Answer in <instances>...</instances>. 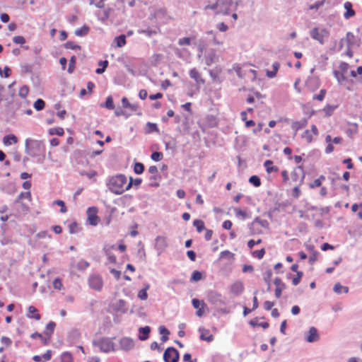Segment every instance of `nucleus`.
<instances>
[{"instance_id":"1","label":"nucleus","mask_w":362,"mask_h":362,"mask_svg":"<svg viewBox=\"0 0 362 362\" xmlns=\"http://www.w3.org/2000/svg\"><path fill=\"white\" fill-rule=\"evenodd\" d=\"M132 186V182H128L127 178L122 174H117L110 177L107 182L109 190L115 194H121L128 190Z\"/></svg>"},{"instance_id":"2","label":"nucleus","mask_w":362,"mask_h":362,"mask_svg":"<svg viewBox=\"0 0 362 362\" xmlns=\"http://www.w3.org/2000/svg\"><path fill=\"white\" fill-rule=\"evenodd\" d=\"M25 153L31 157L44 156L45 146L42 141L33 139L25 140Z\"/></svg>"},{"instance_id":"3","label":"nucleus","mask_w":362,"mask_h":362,"mask_svg":"<svg viewBox=\"0 0 362 362\" xmlns=\"http://www.w3.org/2000/svg\"><path fill=\"white\" fill-rule=\"evenodd\" d=\"M93 345L98 347L100 351L104 353L115 351V344L110 338L101 337L95 339L93 341Z\"/></svg>"},{"instance_id":"4","label":"nucleus","mask_w":362,"mask_h":362,"mask_svg":"<svg viewBox=\"0 0 362 362\" xmlns=\"http://www.w3.org/2000/svg\"><path fill=\"white\" fill-rule=\"evenodd\" d=\"M344 45L346 47L356 48L360 45V40L352 33L348 32L346 37L342 38L340 41L339 49H341Z\"/></svg>"},{"instance_id":"5","label":"nucleus","mask_w":362,"mask_h":362,"mask_svg":"<svg viewBox=\"0 0 362 362\" xmlns=\"http://www.w3.org/2000/svg\"><path fill=\"white\" fill-rule=\"evenodd\" d=\"M329 35V32L325 28H315L310 31L311 37L318 41L322 45L324 44Z\"/></svg>"},{"instance_id":"6","label":"nucleus","mask_w":362,"mask_h":362,"mask_svg":"<svg viewBox=\"0 0 362 362\" xmlns=\"http://www.w3.org/2000/svg\"><path fill=\"white\" fill-rule=\"evenodd\" d=\"M319 132L315 125H312L310 129H306L303 132L301 135L303 139H304L308 144L312 143L315 140V137L318 136Z\"/></svg>"},{"instance_id":"7","label":"nucleus","mask_w":362,"mask_h":362,"mask_svg":"<svg viewBox=\"0 0 362 362\" xmlns=\"http://www.w3.org/2000/svg\"><path fill=\"white\" fill-rule=\"evenodd\" d=\"M90 287L95 291H100L103 286L102 277L98 274H92L88 278Z\"/></svg>"},{"instance_id":"8","label":"nucleus","mask_w":362,"mask_h":362,"mask_svg":"<svg viewBox=\"0 0 362 362\" xmlns=\"http://www.w3.org/2000/svg\"><path fill=\"white\" fill-rule=\"evenodd\" d=\"M207 298L209 303L216 306L223 305L226 304L220 293L216 291H211L208 293Z\"/></svg>"},{"instance_id":"9","label":"nucleus","mask_w":362,"mask_h":362,"mask_svg":"<svg viewBox=\"0 0 362 362\" xmlns=\"http://www.w3.org/2000/svg\"><path fill=\"white\" fill-rule=\"evenodd\" d=\"M163 359L165 362H177L179 353L175 348H168L164 352Z\"/></svg>"},{"instance_id":"10","label":"nucleus","mask_w":362,"mask_h":362,"mask_svg":"<svg viewBox=\"0 0 362 362\" xmlns=\"http://www.w3.org/2000/svg\"><path fill=\"white\" fill-rule=\"evenodd\" d=\"M167 238L165 236L159 235L155 240V249L158 252V255L162 254L168 247Z\"/></svg>"},{"instance_id":"11","label":"nucleus","mask_w":362,"mask_h":362,"mask_svg":"<svg viewBox=\"0 0 362 362\" xmlns=\"http://www.w3.org/2000/svg\"><path fill=\"white\" fill-rule=\"evenodd\" d=\"M218 4V10L216 13H222L224 15L229 14L230 8L233 6L231 0H217Z\"/></svg>"},{"instance_id":"12","label":"nucleus","mask_w":362,"mask_h":362,"mask_svg":"<svg viewBox=\"0 0 362 362\" xmlns=\"http://www.w3.org/2000/svg\"><path fill=\"white\" fill-rule=\"evenodd\" d=\"M98 209L96 207H90L87 210L88 221L92 226H97L100 218L97 216Z\"/></svg>"},{"instance_id":"13","label":"nucleus","mask_w":362,"mask_h":362,"mask_svg":"<svg viewBox=\"0 0 362 362\" xmlns=\"http://www.w3.org/2000/svg\"><path fill=\"white\" fill-rule=\"evenodd\" d=\"M218 60V56L214 49H210L205 55V62L208 66L211 65L214 63L217 62Z\"/></svg>"},{"instance_id":"14","label":"nucleus","mask_w":362,"mask_h":362,"mask_svg":"<svg viewBox=\"0 0 362 362\" xmlns=\"http://www.w3.org/2000/svg\"><path fill=\"white\" fill-rule=\"evenodd\" d=\"M119 345L121 349L124 351H129L134 346V343L130 338L124 337L120 339Z\"/></svg>"},{"instance_id":"15","label":"nucleus","mask_w":362,"mask_h":362,"mask_svg":"<svg viewBox=\"0 0 362 362\" xmlns=\"http://www.w3.org/2000/svg\"><path fill=\"white\" fill-rule=\"evenodd\" d=\"M189 76L196 81V84L198 88L202 84L204 83V80L202 78L201 74L197 71V69H192L189 71Z\"/></svg>"},{"instance_id":"16","label":"nucleus","mask_w":362,"mask_h":362,"mask_svg":"<svg viewBox=\"0 0 362 362\" xmlns=\"http://www.w3.org/2000/svg\"><path fill=\"white\" fill-rule=\"evenodd\" d=\"M230 290L233 294L240 296L244 291V285L242 281H237L230 286Z\"/></svg>"},{"instance_id":"17","label":"nucleus","mask_w":362,"mask_h":362,"mask_svg":"<svg viewBox=\"0 0 362 362\" xmlns=\"http://www.w3.org/2000/svg\"><path fill=\"white\" fill-rule=\"evenodd\" d=\"M320 86V79L317 77H310L306 81L307 88L311 91H315Z\"/></svg>"},{"instance_id":"18","label":"nucleus","mask_w":362,"mask_h":362,"mask_svg":"<svg viewBox=\"0 0 362 362\" xmlns=\"http://www.w3.org/2000/svg\"><path fill=\"white\" fill-rule=\"evenodd\" d=\"M113 309L121 313H124L127 311V303L124 300H118L112 304Z\"/></svg>"},{"instance_id":"19","label":"nucleus","mask_w":362,"mask_h":362,"mask_svg":"<svg viewBox=\"0 0 362 362\" xmlns=\"http://www.w3.org/2000/svg\"><path fill=\"white\" fill-rule=\"evenodd\" d=\"M233 69L235 71L237 75L240 77V78H243L245 75H246V71L252 74L254 76V78H256V71L253 70V69H249L247 71H244L243 70V68L241 66H240L238 64H236L233 66Z\"/></svg>"},{"instance_id":"20","label":"nucleus","mask_w":362,"mask_h":362,"mask_svg":"<svg viewBox=\"0 0 362 362\" xmlns=\"http://www.w3.org/2000/svg\"><path fill=\"white\" fill-rule=\"evenodd\" d=\"M274 283L276 286L275 296L276 298H280L282 291L285 288V284L279 278H276Z\"/></svg>"},{"instance_id":"21","label":"nucleus","mask_w":362,"mask_h":362,"mask_svg":"<svg viewBox=\"0 0 362 362\" xmlns=\"http://www.w3.org/2000/svg\"><path fill=\"white\" fill-rule=\"evenodd\" d=\"M308 121L306 119H302L300 121L293 122L291 124V128L295 132V134H296L297 132L301 129H303L307 126Z\"/></svg>"},{"instance_id":"22","label":"nucleus","mask_w":362,"mask_h":362,"mask_svg":"<svg viewBox=\"0 0 362 362\" xmlns=\"http://www.w3.org/2000/svg\"><path fill=\"white\" fill-rule=\"evenodd\" d=\"M344 8L346 11L344 13V17L346 19H349L351 17H354L356 14L355 11L352 8V4L349 1H346L344 3Z\"/></svg>"},{"instance_id":"23","label":"nucleus","mask_w":362,"mask_h":362,"mask_svg":"<svg viewBox=\"0 0 362 362\" xmlns=\"http://www.w3.org/2000/svg\"><path fill=\"white\" fill-rule=\"evenodd\" d=\"M27 317L36 320H40L41 318V315L38 313L37 309L33 305L28 307Z\"/></svg>"},{"instance_id":"24","label":"nucleus","mask_w":362,"mask_h":362,"mask_svg":"<svg viewBox=\"0 0 362 362\" xmlns=\"http://www.w3.org/2000/svg\"><path fill=\"white\" fill-rule=\"evenodd\" d=\"M116 247L115 245H112L110 247H105L104 248L106 256L107 257L108 262L110 263H115L116 262V257L112 253V250H115Z\"/></svg>"},{"instance_id":"25","label":"nucleus","mask_w":362,"mask_h":362,"mask_svg":"<svg viewBox=\"0 0 362 362\" xmlns=\"http://www.w3.org/2000/svg\"><path fill=\"white\" fill-rule=\"evenodd\" d=\"M319 339V336L317 334V331L316 328L311 327L308 332V335L306 337V340L308 342H314L317 341Z\"/></svg>"},{"instance_id":"26","label":"nucleus","mask_w":362,"mask_h":362,"mask_svg":"<svg viewBox=\"0 0 362 362\" xmlns=\"http://www.w3.org/2000/svg\"><path fill=\"white\" fill-rule=\"evenodd\" d=\"M199 332L201 333V335H200L201 339L209 341V342L213 341L214 337L212 334H209V331L208 329H206L204 328H200Z\"/></svg>"},{"instance_id":"27","label":"nucleus","mask_w":362,"mask_h":362,"mask_svg":"<svg viewBox=\"0 0 362 362\" xmlns=\"http://www.w3.org/2000/svg\"><path fill=\"white\" fill-rule=\"evenodd\" d=\"M3 141L6 146H9L13 144H16L18 142V138L13 134H9L4 137Z\"/></svg>"},{"instance_id":"28","label":"nucleus","mask_w":362,"mask_h":362,"mask_svg":"<svg viewBox=\"0 0 362 362\" xmlns=\"http://www.w3.org/2000/svg\"><path fill=\"white\" fill-rule=\"evenodd\" d=\"M264 165L266 168L267 172L268 173L277 172L279 170V168L276 166L274 165L273 161L270 160H266L264 162Z\"/></svg>"},{"instance_id":"29","label":"nucleus","mask_w":362,"mask_h":362,"mask_svg":"<svg viewBox=\"0 0 362 362\" xmlns=\"http://www.w3.org/2000/svg\"><path fill=\"white\" fill-rule=\"evenodd\" d=\"M122 107L124 108H128L129 110H131L132 111H136L138 108V105H135V104H131L128 99L125 97H124L122 99Z\"/></svg>"},{"instance_id":"30","label":"nucleus","mask_w":362,"mask_h":362,"mask_svg":"<svg viewBox=\"0 0 362 362\" xmlns=\"http://www.w3.org/2000/svg\"><path fill=\"white\" fill-rule=\"evenodd\" d=\"M52 358V351L50 350H48L45 354H44L42 356H34L33 359L36 362H40L42 359L45 361H49Z\"/></svg>"},{"instance_id":"31","label":"nucleus","mask_w":362,"mask_h":362,"mask_svg":"<svg viewBox=\"0 0 362 362\" xmlns=\"http://www.w3.org/2000/svg\"><path fill=\"white\" fill-rule=\"evenodd\" d=\"M280 64L279 62H274L272 64V71H267V76L269 78H274L276 76L277 71H279Z\"/></svg>"},{"instance_id":"32","label":"nucleus","mask_w":362,"mask_h":362,"mask_svg":"<svg viewBox=\"0 0 362 362\" xmlns=\"http://www.w3.org/2000/svg\"><path fill=\"white\" fill-rule=\"evenodd\" d=\"M150 332L149 327H141L139 329V339L141 340H146L148 337V334Z\"/></svg>"},{"instance_id":"33","label":"nucleus","mask_w":362,"mask_h":362,"mask_svg":"<svg viewBox=\"0 0 362 362\" xmlns=\"http://www.w3.org/2000/svg\"><path fill=\"white\" fill-rule=\"evenodd\" d=\"M69 231L71 234L77 233L81 230V228L76 221L70 223L68 226Z\"/></svg>"},{"instance_id":"34","label":"nucleus","mask_w":362,"mask_h":362,"mask_svg":"<svg viewBox=\"0 0 362 362\" xmlns=\"http://www.w3.org/2000/svg\"><path fill=\"white\" fill-rule=\"evenodd\" d=\"M334 291L335 293L340 294L341 293H348L349 288L347 286H344L340 284H336L334 286Z\"/></svg>"},{"instance_id":"35","label":"nucleus","mask_w":362,"mask_h":362,"mask_svg":"<svg viewBox=\"0 0 362 362\" xmlns=\"http://www.w3.org/2000/svg\"><path fill=\"white\" fill-rule=\"evenodd\" d=\"M325 141L326 143L328 144L325 148V152L327 153H330L334 151V146L332 144V137L330 135H327V136L325 137Z\"/></svg>"},{"instance_id":"36","label":"nucleus","mask_w":362,"mask_h":362,"mask_svg":"<svg viewBox=\"0 0 362 362\" xmlns=\"http://www.w3.org/2000/svg\"><path fill=\"white\" fill-rule=\"evenodd\" d=\"M98 65L100 66H101V68H98L96 69L95 72L98 74H103L106 68L108 66V62L107 60H105V61H100L98 62Z\"/></svg>"},{"instance_id":"37","label":"nucleus","mask_w":362,"mask_h":362,"mask_svg":"<svg viewBox=\"0 0 362 362\" xmlns=\"http://www.w3.org/2000/svg\"><path fill=\"white\" fill-rule=\"evenodd\" d=\"M101 107H106L108 110H113V109H115V105H114L112 97L110 96V95L108 96L106 98V101H105V105H101Z\"/></svg>"},{"instance_id":"38","label":"nucleus","mask_w":362,"mask_h":362,"mask_svg":"<svg viewBox=\"0 0 362 362\" xmlns=\"http://www.w3.org/2000/svg\"><path fill=\"white\" fill-rule=\"evenodd\" d=\"M55 327V322H49L46 327V331L45 332V334L50 336L53 333Z\"/></svg>"},{"instance_id":"39","label":"nucleus","mask_w":362,"mask_h":362,"mask_svg":"<svg viewBox=\"0 0 362 362\" xmlns=\"http://www.w3.org/2000/svg\"><path fill=\"white\" fill-rule=\"evenodd\" d=\"M75 267L78 270L82 271V270H85L86 268H88L89 267V263L85 260L81 259L76 263Z\"/></svg>"},{"instance_id":"40","label":"nucleus","mask_w":362,"mask_h":362,"mask_svg":"<svg viewBox=\"0 0 362 362\" xmlns=\"http://www.w3.org/2000/svg\"><path fill=\"white\" fill-rule=\"evenodd\" d=\"M193 225L197 228L198 232H201L204 229V223L202 220H194Z\"/></svg>"},{"instance_id":"41","label":"nucleus","mask_w":362,"mask_h":362,"mask_svg":"<svg viewBox=\"0 0 362 362\" xmlns=\"http://www.w3.org/2000/svg\"><path fill=\"white\" fill-rule=\"evenodd\" d=\"M334 76L336 77L339 83L341 84L343 81L346 80V77L344 76V73H341L339 71H334Z\"/></svg>"},{"instance_id":"42","label":"nucleus","mask_w":362,"mask_h":362,"mask_svg":"<svg viewBox=\"0 0 362 362\" xmlns=\"http://www.w3.org/2000/svg\"><path fill=\"white\" fill-rule=\"evenodd\" d=\"M160 175L158 174H157V176H155V177H153V175H151L150 177H149V180H150V185L151 187H157L159 186V183L158 182V180H159L160 179Z\"/></svg>"},{"instance_id":"43","label":"nucleus","mask_w":362,"mask_h":362,"mask_svg":"<svg viewBox=\"0 0 362 362\" xmlns=\"http://www.w3.org/2000/svg\"><path fill=\"white\" fill-rule=\"evenodd\" d=\"M249 182L255 187H259L261 185V181L258 176L252 175L250 177Z\"/></svg>"},{"instance_id":"44","label":"nucleus","mask_w":362,"mask_h":362,"mask_svg":"<svg viewBox=\"0 0 362 362\" xmlns=\"http://www.w3.org/2000/svg\"><path fill=\"white\" fill-rule=\"evenodd\" d=\"M49 132V134L51 135L56 134V135H58V136H62L64 134V129L62 128V127L50 129Z\"/></svg>"},{"instance_id":"45","label":"nucleus","mask_w":362,"mask_h":362,"mask_svg":"<svg viewBox=\"0 0 362 362\" xmlns=\"http://www.w3.org/2000/svg\"><path fill=\"white\" fill-rule=\"evenodd\" d=\"M115 41L117 47H122L126 44V37L124 35H121L115 38Z\"/></svg>"},{"instance_id":"46","label":"nucleus","mask_w":362,"mask_h":362,"mask_svg":"<svg viewBox=\"0 0 362 362\" xmlns=\"http://www.w3.org/2000/svg\"><path fill=\"white\" fill-rule=\"evenodd\" d=\"M325 177L321 175L319 178L314 180L313 183L310 185V188L319 187L322 185V181L325 180Z\"/></svg>"},{"instance_id":"47","label":"nucleus","mask_w":362,"mask_h":362,"mask_svg":"<svg viewBox=\"0 0 362 362\" xmlns=\"http://www.w3.org/2000/svg\"><path fill=\"white\" fill-rule=\"evenodd\" d=\"M61 359L62 362H73L72 355L69 352L63 353Z\"/></svg>"},{"instance_id":"48","label":"nucleus","mask_w":362,"mask_h":362,"mask_svg":"<svg viewBox=\"0 0 362 362\" xmlns=\"http://www.w3.org/2000/svg\"><path fill=\"white\" fill-rule=\"evenodd\" d=\"M45 103L42 99H37L34 103V107L37 110H42L45 107Z\"/></svg>"},{"instance_id":"49","label":"nucleus","mask_w":362,"mask_h":362,"mask_svg":"<svg viewBox=\"0 0 362 362\" xmlns=\"http://www.w3.org/2000/svg\"><path fill=\"white\" fill-rule=\"evenodd\" d=\"M134 170L136 174H141L144 170V165L141 163H136Z\"/></svg>"},{"instance_id":"50","label":"nucleus","mask_w":362,"mask_h":362,"mask_svg":"<svg viewBox=\"0 0 362 362\" xmlns=\"http://www.w3.org/2000/svg\"><path fill=\"white\" fill-rule=\"evenodd\" d=\"M28 87L27 86H23L20 88L18 94L21 98H25L28 94Z\"/></svg>"},{"instance_id":"51","label":"nucleus","mask_w":362,"mask_h":362,"mask_svg":"<svg viewBox=\"0 0 362 362\" xmlns=\"http://www.w3.org/2000/svg\"><path fill=\"white\" fill-rule=\"evenodd\" d=\"M88 30L89 29L87 26H83L81 29L76 30L75 34L78 36H84L87 35Z\"/></svg>"},{"instance_id":"52","label":"nucleus","mask_w":362,"mask_h":362,"mask_svg":"<svg viewBox=\"0 0 362 362\" xmlns=\"http://www.w3.org/2000/svg\"><path fill=\"white\" fill-rule=\"evenodd\" d=\"M192 305H193L194 308H196V309H199L202 306L204 307L206 305L205 303L203 301H200L199 300H198L197 298H194L192 300Z\"/></svg>"},{"instance_id":"53","label":"nucleus","mask_w":362,"mask_h":362,"mask_svg":"<svg viewBox=\"0 0 362 362\" xmlns=\"http://www.w3.org/2000/svg\"><path fill=\"white\" fill-rule=\"evenodd\" d=\"M64 47L66 49H80L81 47L76 44H75L74 42L69 41L65 45Z\"/></svg>"},{"instance_id":"54","label":"nucleus","mask_w":362,"mask_h":362,"mask_svg":"<svg viewBox=\"0 0 362 362\" xmlns=\"http://www.w3.org/2000/svg\"><path fill=\"white\" fill-rule=\"evenodd\" d=\"M202 279V274L199 271H194L192 273L191 279L194 281H198Z\"/></svg>"},{"instance_id":"55","label":"nucleus","mask_w":362,"mask_h":362,"mask_svg":"<svg viewBox=\"0 0 362 362\" xmlns=\"http://www.w3.org/2000/svg\"><path fill=\"white\" fill-rule=\"evenodd\" d=\"M303 275V274L302 272H297L296 276L294 277L292 280V283L294 286H297L300 283Z\"/></svg>"},{"instance_id":"56","label":"nucleus","mask_w":362,"mask_h":362,"mask_svg":"<svg viewBox=\"0 0 362 362\" xmlns=\"http://www.w3.org/2000/svg\"><path fill=\"white\" fill-rule=\"evenodd\" d=\"M163 155L161 152H153L151 154V158L155 161H159L163 159Z\"/></svg>"},{"instance_id":"57","label":"nucleus","mask_w":362,"mask_h":362,"mask_svg":"<svg viewBox=\"0 0 362 362\" xmlns=\"http://www.w3.org/2000/svg\"><path fill=\"white\" fill-rule=\"evenodd\" d=\"M264 254H265L264 249H262V250H255V251H254L252 252L253 257H257V258H258L259 259L263 258Z\"/></svg>"},{"instance_id":"58","label":"nucleus","mask_w":362,"mask_h":362,"mask_svg":"<svg viewBox=\"0 0 362 362\" xmlns=\"http://www.w3.org/2000/svg\"><path fill=\"white\" fill-rule=\"evenodd\" d=\"M30 337L33 339L37 338V339H41L44 344H47V340L41 334H39L38 332H35V333L32 334Z\"/></svg>"},{"instance_id":"59","label":"nucleus","mask_w":362,"mask_h":362,"mask_svg":"<svg viewBox=\"0 0 362 362\" xmlns=\"http://www.w3.org/2000/svg\"><path fill=\"white\" fill-rule=\"evenodd\" d=\"M53 286L55 289L61 290L63 287L62 280L59 278L55 279L53 281Z\"/></svg>"},{"instance_id":"60","label":"nucleus","mask_w":362,"mask_h":362,"mask_svg":"<svg viewBox=\"0 0 362 362\" xmlns=\"http://www.w3.org/2000/svg\"><path fill=\"white\" fill-rule=\"evenodd\" d=\"M149 286H147L146 288L141 290L139 292L138 296L141 300H146L148 297L146 290L148 289Z\"/></svg>"},{"instance_id":"61","label":"nucleus","mask_w":362,"mask_h":362,"mask_svg":"<svg viewBox=\"0 0 362 362\" xmlns=\"http://www.w3.org/2000/svg\"><path fill=\"white\" fill-rule=\"evenodd\" d=\"M325 94H326V90L325 89H322L319 94L315 95L313 96V99L317 100L319 101H322L324 99Z\"/></svg>"},{"instance_id":"62","label":"nucleus","mask_w":362,"mask_h":362,"mask_svg":"<svg viewBox=\"0 0 362 362\" xmlns=\"http://www.w3.org/2000/svg\"><path fill=\"white\" fill-rule=\"evenodd\" d=\"M191 42V39L189 37H183L180 38L178 40V44L181 46L183 45H189Z\"/></svg>"},{"instance_id":"63","label":"nucleus","mask_w":362,"mask_h":362,"mask_svg":"<svg viewBox=\"0 0 362 362\" xmlns=\"http://www.w3.org/2000/svg\"><path fill=\"white\" fill-rule=\"evenodd\" d=\"M139 33H144L148 37H151L153 35H156L157 33V32L156 30H153L151 29L140 30H139Z\"/></svg>"},{"instance_id":"64","label":"nucleus","mask_w":362,"mask_h":362,"mask_svg":"<svg viewBox=\"0 0 362 362\" xmlns=\"http://www.w3.org/2000/svg\"><path fill=\"white\" fill-rule=\"evenodd\" d=\"M13 42L16 44L23 45L25 42V40L23 36H15L13 38Z\"/></svg>"}]
</instances>
